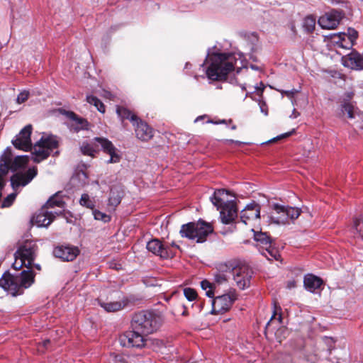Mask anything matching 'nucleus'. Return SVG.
Segmentation results:
<instances>
[{"instance_id":"nucleus-1","label":"nucleus","mask_w":363,"mask_h":363,"mask_svg":"<svg viewBox=\"0 0 363 363\" xmlns=\"http://www.w3.org/2000/svg\"><path fill=\"white\" fill-rule=\"evenodd\" d=\"M236 61L234 54L213 52L209 57L207 77L214 82L226 80L228 74L235 69Z\"/></svg>"},{"instance_id":"nucleus-2","label":"nucleus","mask_w":363,"mask_h":363,"mask_svg":"<svg viewBox=\"0 0 363 363\" xmlns=\"http://www.w3.org/2000/svg\"><path fill=\"white\" fill-rule=\"evenodd\" d=\"M35 276L30 269L23 270L18 275L7 272L0 279V286L13 296L21 295L35 282Z\"/></svg>"},{"instance_id":"nucleus-3","label":"nucleus","mask_w":363,"mask_h":363,"mask_svg":"<svg viewBox=\"0 0 363 363\" xmlns=\"http://www.w3.org/2000/svg\"><path fill=\"white\" fill-rule=\"evenodd\" d=\"M162 325V318L153 311H140L131 320V328L145 336L156 332Z\"/></svg>"},{"instance_id":"nucleus-4","label":"nucleus","mask_w":363,"mask_h":363,"mask_svg":"<svg viewBox=\"0 0 363 363\" xmlns=\"http://www.w3.org/2000/svg\"><path fill=\"white\" fill-rule=\"evenodd\" d=\"M213 232V228L209 223L202 220L197 222H189L181 226L179 231L182 238L196 240L197 242H203L209 234Z\"/></svg>"},{"instance_id":"nucleus-5","label":"nucleus","mask_w":363,"mask_h":363,"mask_svg":"<svg viewBox=\"0 0 363 363\" xmlns=\"http://www.w3.org/2000/svg\"><path fill=\"white\" fill-rule=\"evenodd\" d=\"M37 249L38 246L34 241L26 240L19 246L14 257L25 260L27 262L26 267L30 269L35 257Z\"/></svg>"},{"instance_id":"nucleus-6","label":"nucleus","mask_w":363,"mask_h":363,"mask_svg":"<svg viewBox=\"0 0 363 363\" xmlns=\"http://www.w3.org/2000/svg\"><path fill=\"white\" fill-rule=\"evenodd\" d=\"M237 299L235 293L225 294L218 296L212 301L211 314L218 315L223 314L230 309L233 303Z\"/></svg>"},{"instance_id":"nucleus-7","label":"nucleus","mask_w":363,"mask_h":363,"mask_svg":"<svg viewBox=\"0 0 363 363\" xmlns=\"http://www.w3.org/2000/svg\"><path fill=\"white\" fill-rule=\"evenodd\" d=\"M119 341L123 347L142 348L145 346L146 340L140 331L133 329L121 334Z\"/></svg>"},{"instance_id":"nucleus-8","label":"nucleus","mask_w":363,"mask_h":363,"mask_svg":"<svg viewBox=\"0 0 363 363\" xmlns=\"http://www.w3.org/2000/svg\"><path fill=\"white\" fill-rule=\"evenodd\" d=\"M347 116V117L350 119H354L356 117H358L359 121L356 122L357 128L363 130V114L361 111L356 107L352 102L350 100L345 99L340 106V113H338L339 117H342L344 116Z\"/></svg>"},{"instance_id":"nucleus-9","label":"nucleus","mask_w":363,"mask_h":363,"mask_svg":"<svg viewBox=\"0 0 363 363\" xmlns=\"http://www.w3.org/2000/svg\"><path fill=\"white\" fill-rule=\"evenodd\" d=\"M344 16L342 11L333 9L318 19V24L323 29H335Z\"/></svg>"},{"instance_id":"nucleus-10","label":"nucleus","mask_w":363,"mask_h":363,"mask_svg":"<svg viewBox=\"0 0 363 363\" xmlns=\"http://www.w3.org/2000/svg\"><path fill=\"white\" fill-rule=\"evenodd\" d=\"M232 274L238 287L244 289L250 286L252 272L246 266L235 267Z\"/></svg>"},{"instance_id":"nucleus-11","label":"nucleus","mask_w":363,"mask_h":363,"mask_svg":"<svg viewBox=\"0 0 363 363\" xmlns=\"http://www.w3.org/2000/svg\"><path fill=\"white\" fill-rule=\"evenodd\" d=\"M357 38L358 32L351 28H348L347 33H340L334 34L333 36V42L338 44L342 48H352Z\"/></svg>"},{"instance_id":"nucleus-12","label":"nucleus","mask_w":363,"mask_h":363,"mask_svg":"<svg viewBox=\"0 0 363 363\" xmlns=\"http://www.w3.org/2000/svg\"><path fill=\"white\" fill-rule=\"evenodd\" d=\"M220 218L223 224L232 223L238 217V208L235 201H226L225 204L220 207Z\"/></svg>"},{"instance_id":"nucleus-13","label":"nucleus","mask_w":363,"mask_h":363,"mask_svg":"<svg viewBox=\"0 0 363 363\" xmlns=\"http://www.w3.org/2000/svg\"><path fill=\"white\" fill-rule=\"evenodd\" d=\"M94 140L101 145L104 152L110 155L111 157L108 160V163H117L120 162L121 157L117 153V149L111 141L106 138L101 137H96L94 138Z\"/></svg>"},{"instance_id":"nucleus-14","label":"nucleus","mask_w":363,"mask_h":363,"mask_svg":"<svg viewBox=\"0 0 363 363\" xmlns=\"http://www.w3.org/2000/svg\"><path fill=\"white\" fill-rule=\"evenodd\" d=\"M147 250L162 259H168L173 256L169 246H165L159 239H152L147 243Z\"/></svg>"},{"instance_id":"nucleus-15","label":"nucleus","mask_w":363,"mask_h":363,"mask_svg":"<svg viewBox=\"0 0 363 363\" xmlns=\"http://www.w3.org/2000/svg\"><path fill=\"white\" fill-rule=\"evenodd\" d=\"M261 206L255 201L247 204L240 213L241 222L247 225L249 222L260 218Z\"/></svg>"},{"instance_id":"nucleus-16","label":"nucleus","mask_w":363,"mask_h":363,"mask_svg":"<svg viewBox=\"0 0 363 363\" xmlns=\"http://www.w3.org/2000/svg\"><path fill=\"white\" fill-rule=\"evenodd\" d=\"M61 113L70 120V129L78 133L82 130H89V123L86 118L79 116L72 111L62 110Z\"/></svg>"},{"instance_id":"nucleus-17","label":"nucleus","mask_w":363,"mask_h":363,"mask_svg":"<svg viewBox=\"0 0 363 363\" xmlns=\"http://www.w3.org/2000/svg\"><path fill=\"white\" fill-rule=\"evenodd\" d=\"M79 254V250L77 247L69 245L57 246L53 250V255L55 257L66 262L73 261Z\"/></svg>"},{"instance_id":"nucleus-18","label":"nucleus","mask_w":363,"mask_h":363,"mask_svg":"<svg viewBox=\"0 0 363 363\" xmlns=\"http://www.w3.org/2000/svg\"><path fill=\"white\" fill-rule=\"evenodd\" d=\"M342 65L345 67L355 70L363 69V55L355 50L342 57Z\"/></svg>"},{"instance_id":"nucleus-19","label":"nucleus","mask_w":363,"mask_h":363,"mask_svg":"<svg viewBox=\"0 0 363 363\" xmlns=\"http://www.w3.org/2000/svg\"><path fill=\"white\" fill-rule=\"evenodd\" d=\"M135 123L133 126L137 138L146 142L153 137V129L147 123L138 118Z\"/></svg>"},{"instance_id":"nucleus-20","label":"nucleus","mask_w":363,"mask_h":363,"mask_svg":"<svg viewBox=\"0 0 363 363\" xmlns=\"http://www.w3.org/2000/svg\"><path fill=\"white\" fill-rule=\"evenodd\" d=\"M273 211L270 213L271 220L277 224L284 225L288 223L286 208L278 203L272 205Z\"/></svg>"},{"instance_id":"nucleus-21","label":"nucleus","mask_w":363,"mask_h":363,"mask_svg":"<svg viewBox=\"0 0 363 363\" xmlns=\"http://www.w3.org/2000/svg\"><path fill=\"white\" fill-rule=\"evenodd\" d=\"M98 304L108 313H115L123 309L128 303V300L123 298L121 301H108L97 298Z\"/></svg>"},{"instance_id":"nucleus-22","label":"nucleus","mask_w":363,"mask_h":363,"mask_svg":"<svg viewBox=\"0 0 363 363\" xmlns=\"http://www.w3.org/2000/svg\"><path fill=\"white\" fill-rule=\"evenodd\" d=\"M55 214L51 211H48L43 206L33 217V220L35 223L40 227L48 226L55 220Z\"/></svg>"},{"instance_id":"nucleus-23","label":"nucleus","mask_w":363,"mask_h":363,"mask_svg":"<svg viewBox=\"0 0 363 363\" xmlns=\"http://www.w3.org/2000/svg\"><path fill=\"white\" fill-rule=\"evenodd\" d=\"M30 151H31L33 155V160L35 163H39L47 159L50 155V152L44 147L43 145L39 143V141L32 147Z\"/></svg>"},{"instance_id":"nucleus-24","label":"nucleus","mask_w":363,"mask_h":363,"mask_svg":"<svg viewBox=\"0 0 363 363\" xmlns=\"http://www.w3.org/2000/svg\"><path fill=\"white\" fill-rule=\"evenodd\" d=\"M303 284L307 290L311 292H314L321 286L323 284V280L313 274H308L305 276Z\"/></svg>"},{"instance_id":"nucleus-25","label":"nucleus","mask_w":363,"mask_h":363,"mask_svg":"<svg viewBox=\"0 0 363 363\" xmlns=\"http://www.w3.org/2000/svg\"><path fill=\"white\" fill-rule=\"evenodd\" d=\"M123 196V191L121 186H112L108 198V206L116 208L121 203Z\"/></svg>"},{"instance_id":"nucleus-26","label":"nucleus","mask_w":363,"mask_h":363,"mask_svg":"<svg viewBox=\"0 0 363 363\" xmlns=\"http://www.w3.org/2000/svg\"><path fill=\"white\" fill-rule=\"evenodd\" d=\"M252 230L254 233V239L260 248H262V250L267 247H270V245L272 244V239L267 233L255 231L253 229Z\"/></svg>"},{"instance_id":"nucleus-27","label":"nucleus","mask_w":363,"mask_h":363,"mask_svg":"<svg viewBox=\"0 0 363 363\" xmlns=\"http://www.w3.org/2000/svg\"><path fill=\"white\" fill-rule=\"evenodd\" d=\"M116 113L123 123L124 120L129 119L133 125H135V122H137L139 118L135 113H133L129 109L122 106H116Z\"/></svg>"},{"instance_id":"nucleus-28","label":"nucleus","mask_w":363,"mask_h":363,"mask_svg":"<svg viewBox=\"0 0 363 363\" xmlns=\"http://www.w3.org/2000/svg\"><path fill=\"white\" fill-rule=\"evenodd\" d=\"M65 206V202L64 201L62 197L60 196V193L57 192L52 195L43 206L48 211V208H64Z\"/></svg>"},{"instance_id":"nucleus-29","label":"nucleus","mask_w":363,"mask_h":363,"mask_svg":"<svg viewBox=\"0 0 363 363\" xmlns=\"http://www.w3.org/2000/svg\"><path fill=\"white\" fill-rule=\"evenodd\" d=\"M225 194H228V191L225 189H217L211 197V202L217 207V209H219L220 207L223 206L226 202L223 198Z\"/></svg>"},{"instance_id":"nucleus-30","label":"nucleus","mask_w":363,"mask_h":363,"mask_svg":"<svg viewBox=\"0 0 363 363\" xmlns=\"http://www.w3.org/2000/svg\"><path fill=\"white\" fill-rule=\"evenodd\" d=\"M261 253L269 261H279L281 259V255L279 250L274 247L272 244L270 245V247H267L262 250Z\"/></svg>"},{"instance_id":"nucleus-31","label":"nucleus","mask_w":363,"mask_h":363,"mask_svg":"<svg viewBox=\"0 0 363 363\" xmlns=\"http://www.w3.org/2000/svg\"><path fill=\"white\" fill-rule=\"evenodd\" d=\"M39 143L43 145L44 147L51 152L53 150L59 146V142L55 136H48L47 138H42L39 140Z\"/></svg>"},{"instance_id":"nucleus-32","label":"nucleus","mask_w":363,"mask_h":363,"mask_svg":"<svg viewBox=\"0 0 363 363\" xmlns=\"http://www.w3.org/2000/svg\"><path fill=\"white\" fill-rule=\"evenodd\" d=\"M11 154H5L1 156L0 160V175L4 177L9 171L11 170Z\"/></svg>"},{"instance_id":"nucleus-33","label":"nucleus","mask_w":363,"mask_h":363,"mask_svg":"<svg viewBox=\"0 0 363 363\" xmlns=\"http://www.w3.org/2000/svg\"><path fill=\"white\" fill-rule=\"evenodd\" d=\"M11 183L13 189H16L21 186H26L28 182L24 174L16 173L11 177Z\"/></svg>"},{"instance_id":"nucleus-34","label":"nucleus","mask_w":363,"mask_h":363,"mask_svg":"<svg viewBox=\"0 0 363 363\" xmlns=\"http://www.w3.org/2000/svg\"><path fill=\"white\" fill-rule=\"evenodd\" d=\"M28 157L26 156H17L12 160L11 157V167L12 171H16L24 167L28 163Z\"/></svg>"},{"instance_id":"nucleus-35","label":"nucleus","mask_w":363,"mask_h":363,"mask_svg":"<svg viewBox=\"0 0 363 363\" xmlns=\"http://www.w3.org/2000/svg\"><path fill=\"white\" fill-rule=\"evenodd\" d=\"M12 144L13 146L23 151H30L32 149V145H30L28 143L25 142V140L18 135L15 140H12Z\"/></svg>"},{"instance_id":"nucleus-36","label":"nucleus","mask_w":363,"mask_h":363,"mask_svg":"<svg viewBox=\"0 0 363 363\" xmlns=\"http://www.w3.org/2000/svg\"><path fill=\"white\" fill-rule=\"evenodd\" d=\"M315 18L313 16H308L304 18L303 27L307 33H313L315 30Z\"/></svg>"},{"instance_id":"nucleus-37","label":"nucleus","mask_w":363,"mask_h":363,"mask_svg":"<svg viewBox=\"0 0 363 363\" xmlns=\"http://www.w3.org/2000/svg\"><path fill=\"white\" fill-rule=\"evenodd\" d=\"M86 101L90 104H93L99 112H105L106 110L104 104L96 96L92 95L87 96Z\"/></svg>"},{"instance_id":"nucleus-38","label":"nucleus","mask_w":363,"mask_h":363,"mask_svg":"<svg viewBox=\"0 0 363 363\" xmlns=\"http://www.w3.org/2000/svg\"><path fill=\"white\" fill-rule=\"evenodd\" d=\"M32 125H26L19 133V136L25 140V142L28 143L30 145H32L30 135L32 133Z\"/></svg>"},{"instance_id":"nucleus-39","label":"nucleus","mask_w":363,"mask_h":363,"mask_svg":"<svg viewBox=\"0 0 363 363\" xmlns=\"http://www.w3.org/2000/svg\"><path fill=\"white\" fill-rule=\"evenodd\" d=\"M201 288L206 291V295L209 298L214 296V284H211L208 280H203L201 282Z\"/></svg>"},{"instance_id":"nucleus-40","label":"nucleus","mask_w":363,"mask_h":363,"mask_svg":"<svg viewBox=\"0 0 363 363\" xmlns=\"http://www.w3.org/2000/svg\"><path fill=\"white\" fill-rule=\"evenodd\" d=\"M79 203L82 206L90 208L92 211L94 209V202L90 199L89 196L86 194H84L82 195L81 199L79 200Z\"/></svg>"},{"instance_id":"nucleus-41","label":"nucleus","mask_w":363,"mask_h":363,"mask_svg":"<svg viewBox=\"0 0 363 363\" xmlns=\"http://www.w3.org/2000/svg\"><path fill=\"white\" fill-rule=\"evenodd\" d=\"M81 152L84 155L94 157L96 152L92 145L87 143H84L80 147Z\"/></svg>"},{"instance_id":"nucleus-42","label":"nucleus","mask_w":363,"mask_h":363,"mask_svg":"<svg viewBox=\"0 0 363 363\" xmlns=\"http://www.w3.org/2000/svg\"><path fill=\"white\" fill-rule=\"evenodd\" d=\"M286 212H287V217L288 220L289 219L294 220L298 218V216L301 215V209L298 208H294L291 206H286Z\"/></svg>"},{"instance_id":"nucleus-43","label":"nucleus","mask_w":363,"mask_h":363,"mask_svg":"<svg viewBox=\"0 0 363 363\" xmlns=\"http://www.w3.org/2000/svg\"><path fill=\"white\" fill-rule=\"evenodd\" d=\"M354 226L356 230V236L363 241V217L354 221Z\"/></svg>"},{"instance_id":"nucleus-44","label":"nucleus","mask_w":363,"mask_h":363,"mask_svg":"<svg viewBox=\"0 0 363 363\" xmlns=\"http://www.w3.org/2000/svg\"><path fill=\"white\" fill-rule=\"evenodd\" d=\"M184 295L186 297V298L189 301H194L198 297V294L196 291L194 289L189 287L185 288L184 289Z\"/></svg>"},{"instance_id":"nucleus-45","label":"nucleus","mask_w":363,"mask_h":363,"mask_svg":"<svg viewBox=\"0 0 363 363\" xmlns=\"http://www.w3.org/2000/svg\"><path fill=\"white\" fill-rule=\"evenodd\" d=\"M93 215L96 220H102L104 223H108L111 220V216L101 212L99 210L94 209L93 210Z\"/></svg>"},{"instance_id":"nucleus-46","label":"nucleus","mask_w":363,"mask_h":363,"mask_svg":"<svg viewBox=\"0 0 363 363\" xmlns=\"http://www.w3.org/2000/svg\"><path fill=\"white\" fill-rule=\"evenodd\" d=\"M281 307L277 303H274V311H273V315L270 319V320L267 323V325L270 324V322L274 319L275 318L276 315H279V317H278V321L279 323H282V315H281Z\"/></svg>"},{"instance_id":"nucleus-47","label":"nucleus","mask_w":363,"mask_h":363,"mask_svg":"<svg viewBox=\"0 0 363 363\" xmlns=\"http://www.w3.org/2000/svg\"><path fill=\"white\" fill-rule=\"evenodd\" d=\"M16 197V194L14 193L8 195L2 201L1 208H7L11 206L13 204Z\"/></svg>"},{"instance_id":"nucleus-48","label":"nucleus","mask_w":363,"mask_h":363,"mask_svg":"<svg viewBox=\"0 0 363 363\" xmlns=\"http://www.w3.org/2000/svg\"><path fill=\"white\" fill-rule=\"evenodd\" d=\"M228 281V276L223 272H217L214 274V281L218 284H223Z\"/></svg>"},{"instance_id":"nucleus-49","label":"nucleus","mask_w":363,"mask_h":363,"mask_svg":"<svg viewBox=\"0 0 363 363\" xmlns=\"http://www.w3.org/2000/svg\"><path fill=\"white\" fill-rule=\"evenodd\" d=\"M281 95L286 96L289 99H292L294 96L298 92L296 89H292L291 90H284V89H277Z\"/></svg>"},{"instance_id":"nucleus-50","label":"nucleus","mask_w":363,"mask_h":363,"mask_svg":"<svg viewBox=\"0 0 363 363\" xmlns=\"http://www.w3.org/2000/svg\"><path fill=\"white\" fill-rule=\"evenodd\" d=\"M111 357L113 363H126L125 358L122 354L112 353Z\"/></svg>"},{"instance_id":"nucleus-51","label":"nucleus","mask_w":363,"mask_h":363,"mask_svg":"<svg viewBox=\"0 0 363 363\" xmlns=\"http://www.w3.org/2000/svg\"><path fill=\"white\" fill-rule=\"evenodd\" d=\"M28 97H29L28 91H22L18 95L16 101L19 104H23L26 101L28 100Z\"/></svg>"},{"instance_id":"nucleus-52","label":"nucleus","mask_w":363,"mask_h":363,"mask_svg":"<svg viewBox=\"0 0 363 363\" xmlns=\"http://www.w3.org/2000/svg\"><path fill=\"white\" fill-rule=\"evenodd\" d=\"M27 262L25 260L19 259V258H15V262L13 263V268L16 270H19L23 266L26 267Z\"/></svg>"},{"instance_id":"nucleus-53","label":"nucleus","mask_w":363,"mask_h":363,"mask_svg":"<svg viewBox=\"0 0 363 363\" xmlns=\"http://www.w3.org/2000/svg\"><path fill=\"white\" fill-rule=\"evenodd\" d=\"M37 170L35 168L29 169L24 175L26 177V179L28 183L36 176Z\"/></svg>"},{"instance_id":"nucleus-54","label":"nucleus","mask_w":363,"mask_h":363,"mask_svg":"<svg viewBox=\"0 0 363 363\" xmlns=\"http://www.w3.org/2000/svg\"><path fill=\"white\" fill-rule=\"evenodd\" d=\"M294 132H295V130L293 129L292 131H290V132L281 134V135H280L273 138L272 140H269L268 143H273V142H276L277 140H279L281 139H284V138H288V137L291 136Z\"/></svg>"},{"instance_id":"nucleus-55","label":"nucleus","mask_w":363,"mask_h":363,"mask_svg":"<svg viewBox=\"0 0 363 363\" xmlns=\"http://www.w3.org/2000/svg\"><path fill=\"white\" fill-rule=\"evenodd\" d=\"M208 123H213V124H216V125H218V124H231L233 123V120L232 119H229V120H218V121H216V120H209L208 121Z\"/></svg>"},{"instance_id":"nucleus-56","label":"nucleus","mask_w":363,"mask_h":363,"mask_svg":"<svg viewBox=\"0 0 363 363\" xmlns=\"http://www.w3.org/2000/svg\"><path fill=\"white\" fill-rule=\"evenodd\" d=\"M108 264H109V267L111 269H116L117 271H118V270L122 269L121 264H119V263H117L116 262H109Z\"/></svg>"},{"instance_id":"nucleus-57","label":"nucleus","mask_w":363,"mask_h":363,"mask_svg":"<svg viewBox=\"0 0 363 363\" xmlns=\"http://www.w3.org/2000/svg\"><path fill=\"white\" fill-rule=\"evenodd\" d=\"M180 307L182 308V311L181 313L182 315L187 316L189 315V312H188L186 307L184 304L181 305Z\"/></svg>"},{"instance_id":"nucleus-58","label":"nucleus","mask_w":363,"mask_h":363,"mask_svg":"<svg viewBox=\"0 0 363 363\" xmlns=\"http://www.w3.org/2000/svg\"><path fill=\"white\" fill-rule=\"evenodd\" d=\"M256 89L262 94L264 89V85L263 84V83L260 82V86H257Z\"/></svg>"},{"instance_id":"nucleus-59","label":"nucleus","mask_w":363,"mask_h":363,"mask_svg":"<svg viewBox=\"0 0 363 363\" xmlns=\"http://www.w3.org/2000/svg\"><path fill=\"white\" fill-rule=\"evenodd\" d=\"M4 182L3 179V177L0 175V190L4 187Z\"/></svg>"},{"instance_id":"nucleus-60","label":"nucleus","mask_w":363,"mask_h":363,"mask_svg":"<svg viewBox=\"0 0 363 363\" xmlns=\"http://www.w3.org/2000/svg\"><path fill=\"white\" fill-rule=\"evenodd\" d=\"M264 106H265V104H262L260 106V108H261L262 112L264 113L265 115H267V111L264 110Z\"/></svg>"},{"instance_id":"nucleus-61","label":"nucleus","mask_w":363,"mask_h":363,"mask_svg":"<svg viewBox=\"0 0 363 363\" xmlns=\"http://www.w3.org/2000/svg\"><path fill=\"white\" fill-rule=\"evenodd\" d=\"M50 342V340H45L43 341V345L45 347H47V345H49Z\"/></svg>"},{"instance_id":"nucleus-62","label":"nucleus","mask_w":363,"mask_h":363,"mask_svg":"<svg viewBox=\"0 0 363 363\" xmlns=\"http://www.w3.org/2000/svg\"><path fill=\"white\" fill-rule=\"evenodd\" d=\"M206 117V116H199L196 118V119L195 120L196 122L200 121V120H202L204 118Z\"/></svg>"},{"instance_id":"nucleus-63","label":"nucleus","mask_w":363,"mask_h":363,"mask_svg":"<svg viewBox=\"0 0 363 363\" xmlns=\"http://www.w3.org/2000/svg\"><path fill=\"white\" fill-rule=\"evenodd\" d=\"M295 286V282L293 281V282H289L288 284V286L289 287H291V286Z\"/></svg>"},{"instance_id":"nucleus-64","label":"nucleus","mask_w":363,"mask_h":363,"mask_svg":"<svg viewBox=\"0 0 363 363\" xmlns=\"http://www.w3.org/2000/svg\"><path fill=\"white\" fill-rule=\"evenodd\" d=\"M236 128H237L236 125L233 124V125H231V129H232V130H236Z\"/></svg>"}]
</instances>
